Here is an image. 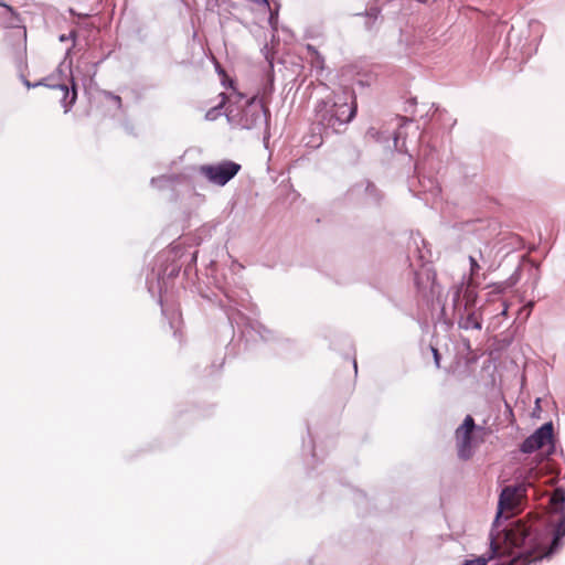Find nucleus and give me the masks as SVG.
<instances>
[{
  "mask_svg": "<svg viewBox=\"0 0 565 565\" xmlns=\"http://www.w3.org/2000/svg\"><path fill=\"white\" fill-rule=\"evenodd\" d=\"M431 352L434 354V359H435V363H436V366L439 367V361H440V355H439V352L436 348L431 347Z\"/></svg>",
  "mask_w": 565,
  "mask_h": 565,
  "instance_id": "nucleus-27",
  "label": "nucleus"
},
{
  "mask_svg": "<svg viewBox=\"0 0 565 565\" xmlns=\"http://www.w3.org/2000/svg\"><path fill=\"white\" fill-rule=\"evenodd\" d=\"M214 280L216 287L226 298V303H222V308L232 328L237 329L241 338L244 339L246 343L257 342L258 340L269 341L271 339V331L257 320L247 318L238 309L239 307L250 312L254 311V305L250 302V296L247 289L238 286L232 287L226 277H224L223 280L215 277Z\"/></svg>",
  "mask_w": 565,
  "mask_h": 565,
  "instance_id": "nucleus-1",
  "label": "nucleus"
},
{
  "mask_svg": "<svg viewBox=\"0 0 565 565\" xmlns=\"http://www.w3.org/2000/svg\"><path fill=\"white\" fill-rule=\"evenodd\" d=\"M537 449H540V441H536L533 435L526 438L521 446V450L525 454L533 452Z\"/></svg>",
  "mask_w": 565,
  "mask_h": 565,
  "instance_id": "nucleus-18",
  "label": "nucleus"
},
{
  "mask_svg": "<svg viewBox=\"0 0 565 565\" xmlns=\"http://www.w3.org/2000/svg\"><path fill=\"white\" fill-rule=\"evenodd\" d=\"M557 513L559 514V518L555 525L554 539L546 555L556 552L561 546L562 539L565 536V507H562Z\"/></svg>",
  "mask_w": 565,
  "mask_h": 565,
  "instance_id": "nucleus-11",
  "label": "nucleus"
},
{
  "mask_svg": "<svg viewBox=\"0 0 565 565\" xmlns=\"http://www.w3.org/2000/svg\"><path fill=\"white\" fill-rule=\"evenodd\" d=\"M0 6L4 8V12L1 15V23L7 29H17L19 31V35L22 38L24 43V49L26 47V28L23 24V20L21 15L15 11L11 6L1 2Z\"/></svg>",
  "mask_w": 565,
  "mask_h": 565,
  "instance_id": "nucleus-9",
  "label": "nucleus"
},
{
  "mask_svg": "<svg viewBox=\"0 0 565 565\" xmlns=\"http://www.w3.org/2000/svg\"><path fill=\"white\" fill-rule=\"evenodd\" d=\"M180 271V266H173L169 273V277H175L178 276Z\"/></svg>",
  "mask_w": 565,
  "mask_h": 565,
  "instance_id": "nucleus-29",
  "label": "nucleus"
},
{
  "mask_svg": "<svg viewBox=\"0 0 565 565\" xmlns=\"http://www.w3.org/2000/svg\"><path fill=\"white\" fill-rule=\"evenodd\" d=\"M360 185L364 186V193H365V196L367 200L375 201V202L380 201L381 193L373 183H371L369 181H364V182H361Z\"/></svg>",
  "mask_w": 565,
  "mask_h": 565,
  "instance_id": "nucleus-15",
  "label": "nucleus"
},
{
  "mask_svg": "<svg viewBox=\"0 0 565 565\" xmlns=\"http://www.w3.org/2000/svg\"><path fill=\"white\" fill-rule=\"evenodd\" d=\"M244 267L242 264H239L237 260H233L232 262V266H231V270L232 273H236V271H239L242 270Z\"/></svg>",
  "mask_w": 565,
  "mask_h": 565,
  "instance_id": "nucleus-26",
  "label": "nucleus"
},
{
  "mask_svg": "<svg viewBox=\"0 0 565 565\" xmlns=\"http://www.w3.org/2000/svg\"><path fill=\"white\" fill-rule=\"evenodd\" d=\"M232 92L228 97V105L224 111L230 125L241 129H255L266 127L268 121V109L262 100L256 97L247 98L233 87V81H230Z\"/></svg>",
  "mask_w": 565,
  "mask_h": 565,
  "instance_id": "nucleus-2",
  "label": "nucleus"
},
{
  "mask_svg": "<svg viewBox=\"0 0 565 565\" xmlns=\"http://www.w3.org/2000/svg\"><path fill=\"white\" fill-rule=\"evenodd\" d=\"M463 565H487V561L483 557H479L476 559L466 561Z\"/></svg>",
  "mask_w": 565,
  "mask_h": 565,
  "instance_id": "nucleus-24",
  "label": "nucleus"
},
{
  "mask_svg": "<svg viewBox=\"0 0 565 565\" xmlns=\"http://www.w3.org/2000/svg\"><path fill=\"white\" fill-rule=\"evenodd\" d=\"M469 263H470L471 276L477 275L480 269V266H479L477 259L475 257L470 256Z\"/></svg>",
  "mask_w": 565,
  "mask_h": 565,
  "instance_id": "nucleus-21",
  "label": "nucleus"
},
{
  "mask_svg": "<svg viewBox=\"0 0 565 565\" xmlns=\"http://www.w3.org/2000/svg\"><path fill=\"white\" fill-rule=\"evenodd\" d=\"M220 97H221V102L213 108H211L205 117L206 119L209 120H214L216 119L222 113L220 111L226 104L228 105V97H230V93L228 94H224V93H221L220 94Z\"/></svg>",
  "mask_w": 565,
  "mask_h": 565,
  "instance_id": "nucleus-14",
  "label": "nucleus"
},
{
  "mask_svg": "<svg viewBox=\"0 0 565 565\" xmlns=\"http://www.w3.org/2000/svg\"><path fill=\"white\" fill-rule=\"evenodd\" d=\"M147 286H148V290H149L150 292H153V288H154V286H153V282H152V281H150L149 277L147 278Z\"/></svg>",
  "mask_w": 565,
  "mask_h": 565,
  "instance_id": "nucleus-31",
  "label": "nucleus"
},
{
  "mask_svg": "<svg viewBox=\"0 0 565 565\" xmlns=\"http://www.w3.org/2000/svg\"><path fill=\"white\" fill-rule=\"evenodd\" d=\"M475 327H476L477 329H480V328H481V324L477 322V323L475 324Z\"/></svg>",
  "mask_w": 565,
  "mask_h": 565,
  "instance_id": "nucleus-32",
  "label": "nucleus"
},
{
  "mask_svg": "<svg viewBox=\"0 0 565 565\" xmlns=\"http://www.w3.org/2000/svg\"><path fill=\"white\" fill-rule=\"evenodd\" d=\"M196 257H198V253H196V252H194V253L192 254V256H191L190 263H189V265H188V267H186L185 271H188V270L191 268V266H192V265H195V264H196Z\"/></svg>",
  "mask_w": 565,
  "mask_h": 565,
  "instance_id": "nucleus-28",
  "label": "nucleus"
},
{
  "mask_svg": "<svg viewBox=\"0 0 565 565\" xmlns=\"http://www.w3.org/2000/svg\"><path fill=\"white\" fill-rule=\"evenodd\" d=\"M157 280H158V288H159V291H160V306H161V311H162V315L166 317V319L168 320L169 322V326H170V329L173 331V335L177 338L178 334H179V331H180V328L182 326V318H181V312L178 308H166L163 306V300H162V284H166L164 281V277L161 276L160 274L157 275Z\"/></svg>",
  "mask_w": 565,
  "mask_h": 565,
  "instance_id": "nucleus-10",
  "label": "nucleus"
},
{
  "mask_svg": "<svg viewBox=\"0 0 565 565\" xmlns=\"http://www.w3.org/2000/svg\"><path fill=\"white\" fill-rule=\"evenodd\" d=\"M460 295H461V287H455L454 289V303L455 306H457V303L459 302V299H460Z\"/></svg>",
  "mask_w": 565,
  "mask_h": 565,
  "instance_id": "nucleus-25",
  "label": "nucleus"
},
{
  "mask_svg": "<svg viewBox=\"0 0 565 565\" xmlns=\"http://www.w3.org/2000/svg\"><path fill=\"white\" fill-rule=\"evenodd\" d=\"M308 435H309V444H308L309 455L311 456V459L313 461H316L318 459V455L316 452V448H315V445H313V441H312V438H311V435L309 431H308Z\"/></svg>",
  "mask_w": 565,
  "mask_h": 565,
  "instance_id": "nucleus-20",
  "label": "nucleus"
},
{
  "mask_svg": "<svg viewBox=\"0 0 565 565\" xmlns=\"http://www.w3.org/2000/svg\"><path fill=\"white\" fill-rule=\"evenodd\" d=\"M177 180H178V177L173 175V174L160 175L157 178H152L150 183L153 188L164 189V188H169V186L173 185Z\"/></svg>",
  "mask_w": 565,
  "mask_h": 565,
  "instance_id": "nucleus-13",
  "label": "nucleus"
},
{
  "mask_svg": "<svg viewBox=\"0 0 565 565\" xmlns=\"http://www.w3.org/2000/svg\"><path fill=\"white\" fill-rule=\"evenodd\" d=\"M278 10H279V6L276 7V9L273 11L270 10V13H269V24L275 29L276 28V24L278 22Z\"/></svg>",
  "mask_w": 565,
  "mask_h": 565,
  "instance_id": "nucleus-19",
  "label": "nucleus"
},
{
  "mask_svg": "<svg viewBox=\"0 0 565 565\" xmlns=\"http://www.w3.org/2000/svg\"><path fill=\"white\" fill-rule=\"evenodd\" d=\"M533 437L536 441H540V448L552 441L553 438V425L552 423L544 424L534 434Z\"/></svg>",
  "mask_w": 565,
  "mask_h": 565,
  "instance_id": "nucleus-12",
  "label": "nucleus"
},
{
  "mask_svg": "<svg viewBox=\"0 0 565 565\" xmlns=\"http://www.w3.org/2000/svg\"><path fill=\"white\" fill-rule=\"evenodd\" d=\"M531 477H526V481L518 486L505 487L499 498V514H505V518H510L522 509V503L526 498V489L532 486Z\"/></svg>",
  "mask_w": 565,
  "mask_h": 565,
  "instance_id": "nucleus-6",
  "label": "nucleus"
},
{
  "mask_svg": "<svg viewBox=\"0 0 565 565\" xmlns=\"http://www.w3.org/2000/svg\"><path fill=\"white\" fill-rule=\"evenodd\" d=\"M306 50L308 51V53L310 54L311 56V63L315 67H320L322 68L323 67V63H324V58L323 56L319 53V51L311 44H307L306 45Z\"/></svg>",
  "mask_w": 565,
  "mask_h": 565,
  "instance_id": "nucleus-17",
  "label": "nucleus"
},
{
  "mask_svg": "<svg viewBox=\"0 0 565 565\" xmlns=\"http://www.w3.org/2000/svg\"><path fill=\"white\" fill-rule=\"evenodd\" d=\"M551 504L554 507V511L558 512L565 503V490L562 488H557L554 490L551 497Z\"/></svg>",
  "mask_w": 565,
  "mask_h": 565,
  "instance_id": "nucleus-16",
  "label": "nucleus"
},
{
  "mask_svg": "<svg viewBox=\"0 0 565 565\" xmlns=\"http://www.w3.org/2000/svg\"><path fill=\"white\" fill-rule=\"evenodd\" d=\"M331 348L334 349V350H338L339 349V337L335 335L332 340H331Z\"/></svg>",
  "mask_w": 565,
  "mask_h": 565,
  "instance_id": "nucleus-30",
  "label": "nucleus"
},
{
  "mask_svg": "<svg viewBox=\"0 0 565 565\" xmlns=\"http://www.w3.org/2000/svg\"><path fill=\"white\" fill-rule=\"evenodd\" d=\"M505 541L513 547H524L532 552L540 545L534 524L527 521H518L505 532Z\"/></svg>",
  "mask_w": 565,
  "mask_h": 565,
  "instance_id": "nucleus-7",
  "label": "nucleus"
},
{
  "mask_svg": "<svg viewBox=\"0 0 565 565\" xmlns=\"http://www.w3.org/2000/svg\"><path fill=\"white\" fill-rule=\"evenodd\" d=\"M316 120L324 129H331L333 132H342L348 124L353 119V100L351 103L330 104L327 100L317 103Z\"/></svg>",
  "mask_w": 565,
  "mask_h": 565,
  "instance_id": "nucleus-4",
  "label": "nucleus"
},
{
  "mask_svg": "<svg viewBox=\"0 0 565 565\" xmlns=\"http://www.w3.org/2000/svg\"><path fill=\"white\" fill-rule=\"evenodd\" d=\"M354 370H355V373H356V372H358V365H356V364H355V366H354Z\"/></svg>",
  "mask_w": 565,
  "mask_h": 565,
  "instance_id": "nucleus-34",
  "label": "nucleus"
},
{
  "mask_svg": "<svg viewBox=\"0 0 565 565\" xmlns=\"http://www.w3.org/2000/svg\"><path fill=\"white\" fill-rule=\"evenodd\" d=\"M302 447H303V452H305V451H306V448H307V446H306V441H303Z\"/></svg>",
  "mask_w": 565,
  "mask_h": 565,
  "instance_id": "nucleus-33",
  "label": "nucleus"
},
{
  "mask_svg": "<svg viewBox=\"0 0 565 565\" xmlns=\"http://www.w3.org/2000/svg\"><path fill=\"white\" fill-rule=\"evenodd\" d=\"M76 35H77L76 31H75V30H72L68 34H61V35L58 36V40H60L61 42H67L68 40H73V41H75Z\"/></svg>",
  "mask_w": 565,
  "mask_h": 565,
  "instance_id": "nucleus-23",
  "label": "nucleus"
},
{
  "mask_svg": "<svg viewBox=\"0 0 565 565\" xmlns=\"http://www.w3.org/2000/svg\"><path fill=\"white\" fill-rule=\"evenodd\" d=\"M105 96L113 100L116 104L117 108H121V98L118 95H115L110 92H105Z\"/></svg>",
  "mask_w": 565,
  "mask_h": 565,
  "instance_id": "nucleus-22",
  "label": "nucleus"
},
{
  "mask_svg": "<svg viewBox=\"0 0 565 565\" xmlns=\"http://www.w3.org/2000/svg\"><path fill=\"white\" fill-rule=\"evenodd\" d=\"M241 168L239 163L224 160L216 164L201 166L199 171L209 182L224 186L239 172Z\"/></svg>",
  "mask_w": 565,
  "mask_h": 565,
  "instance_id": "nucleus-8",
  "label": "nucleus"
},
{
  "mask_svg": "<svg viewBox=\"0 0 565 565\" xmlns=\"http://www.w3.org/2000/svg\"><path fill=\"white\" fill-rule=\"evenodd\" d=\"M24 84L30 87L45 86L52 89H58L62 93L61 105L64 108V113H68L72 106L75 104L77 98V89L75 79L72 75L71 63L65 65L63 61L56 68V72L51 76L43 78L42 81L31 84L29 81H24Z\"/></svg>",
  "mask_w": 565,
  "mask_h": 565,
  "instance_id": "nucleus-3",
  "label": "nucleus"
},
{
  "mask_svg": "<svg viewBox=\"0 0 565 565\" xmlns=\"http://www.w3.org/2000/svg\"><path fill=\"white\" fill-rule=\"evenodd\" d=\"M484 428L477 426L471 415H467L455 431L457 455L461 460L470 459L475 449L483 441Z\"/></svg>",
  "mask_w": 565,
  "mask_h": 565,
  "instance_id": "nucleus-5",
  "label": "nucleus"
}]
</instances>
